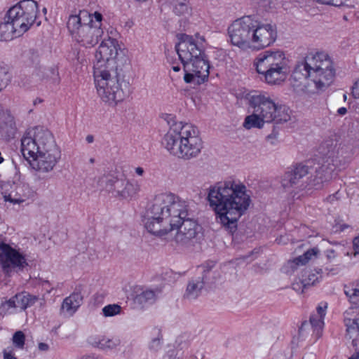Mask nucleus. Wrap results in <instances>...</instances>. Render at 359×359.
Returning a JSON list of instances; mask_svg holds the SVG:
<instances>
[{
    "label": "nucleus",
    "instance_id": "e2e57ef3",
    "mask_svg": "<svg viewBox=\"0 0 359 359\" xmlns=\"http://www.w3.org/2000/svg\"><path fill=\"white\" fill-rule=\"evenodd\" d=\"M17 188H18V189H22V187H18Z\"/></svg>",
    "mask_w": 359,
    "mask_h": 359
},
{
    "label": "nucleus",
    "instance_id": "0e129e2a",
    "mask_svg": "<svg viewBox=\"0 0 359 359\" xmlns=\"http://www.w3.org/2000/svg\"><path fill=\"white\" fill-rule=\"evenodd\" d=\"M271 135H268V137H268V138H270V137H271Z\"/></svg>",
    "mask_w": 359,
    "mask_h": 359
},
{
    "label": "nucleus",
    "instance_id": "09e8293b",
    "mask_svg": "<svg viewBox=\"0 0 359 359\" xmlns=\"http://www.w3.org/2000/svg\"><path fill=\"white\" fill-rule=\"evenodd\" d=\"M339 191H337L335 194L328 196L326 200L330 203H333L334 201H337L338 199V198L337 197Z\"/></svg>",
    "mask_w": 359,
    "mask_h": 359
},
{
    "label": "nucleus",
    "instance_id": "a211bd4d",
    "mask_svg": "<svg viewBox=\"0 0 359 359\" xmlns=\"http://www.w3.org/2000/svg\"><path fill=\"white\" fill-rule=\"evenodd\" d=\"M61 157V151L57 147V152H40L36 156L25 157L30 161L32 167L41 172H47L53 169Z\"/></svg>",
    "mask_w": 359,
    "mask_h": 359
},
{
    "label": "nucleus",
    "instance_id": "58836bf2",
    "mask_svg": "<svg viewBox=\"0 0 359 359\" xmlns=\"http://www.w3.org/2000/svg\"><path fill=\"white\" fill-rule=\"evenodd\" d=\"M302 276L305 280V283L306 284V287H309L311 285H313L316 283V281L318 280V277L316 276V274L311 273V271H306L302 274Z\"/></svg>",
    "mask_w": 359,
    "mask_h": 359
},
{
    "label": "nucleus",
    "instance_id": "a19ab883",
    "mask_svg": "<svg viewBox=\"0 0 359 359\" xmlns=\"http://www.w3.org/2000/svg\"><path fill=\"white\" fill-rule=\"evenodd\" d=\"M4 198L5 201H9L15 204L22 203L25 200V198L22 197L21 196H18V193L13 195L12 192L8 194H5Z\"/></svg>",
    "mask_w": 359,
    "mask_h": 359
},
{
    "label": "nucleus",
    "instance_id": "a878e982",
    "mask_svg": "<svg viewBox=\"0 0 359 359\" xmlns=\"http://www.w3.org/2000/svg\"><path fill=\"white\" fill-rule=\"evenodd\" d=\"M89 341L93 346L102 350L115 348L121 344V340L118 337L109 338L106 336L91 337Z\"/></svg>",
    "mask_w": 359,
    "mask_h": 359
},
{
    "label": "nucleus",
    "instance_id": "cd10ccee",
    "mask_svg": "<svg viewBox=\"0 0 359 359\" xmlns=\"http://www.w3.org/2000/svg\"><path fill=\"white\" fill-rule=\"evenodd\" d=\"M160 291L153 290H146L137 294L135 297V302L142 306L154 304L158 296Z\"/></svg>",
    "mask_w": 359,
    "mask_h": 359
},
{
    "label": "nucleus",
    "instance_id": "f704fd0d",
    "mask_svg": "<svg viewBox=\"0 0 359 359\" xmlns=\"http://www.w3.org/2000/svg\"><path fill=\"white\" fill-rule=\"evenodd\" d=\"M121 311V307L118 304H109L102 309V313L105 317H111L118 315Z\"/></svg>",
    "mask_w": 359,
    "mask_h": 359
},
{
    "label": "nucleus",
    "instance_id": "aec40b11",
    "mask_svg": "<svg viewBox=\"0 0 359 359\" xmlns=\"http://www.w3.org/2000/svg\"><path fill=\"white\" fill-rule=\"evenodd\" d=\"M332 159L330 157L323 159L320 165L316 169V172L311 180V184L315 189H319L323 187L324 183L329 182L333 175L334 165Z\"/></svg>",
    "mask_w": 359,
    "mask_h": 359
},
{
    "label": "nucleus",
    "instance_id": "f03ea898",
    "mask_svg": "<svg viewBox=\"0 0 359 359\" xmlns=\"http://www.w3.org/2000/svg\"><path fill=\"white\" fill-rule=\"evenodd\" d=\"M118 42L109 37L102 41L95 53L94 81L97 93L102 102L116 106L127 96L128 83L121 79L115 58L118 54Z\"/></svg>",
    "mask_w": 359,
    "mask_h": 359
},
{
    "label": "nucleus",
    "instance_id": "de8ad7c7",
    "mask_svg": "<svg viewBox=\"0 0 359 359\" xmlns=\"http://www.w3.org/2000/svg\"><path fill=\"white\" fill-rule=\"evenodd\" d=\"M326 253H327V257L329 259H332L335 258V257H336L335 251L333 249L327 250L326 251Z\"/></svg>",
    "mask_w": 359,
    "mask_h": 359
},
{
    "label": "nucleus",
    "instance_id": "bb28decb",
    "mask_svg": "<svg viewBox=\"0 0 359 359\" xmlns=\"http://www.w3.org/2000/svg\"><path fill=\"white\" fill-rule=\"evenodd\" d=\"M22 36V34H18L13 23L11 20L7 18V20L0 24V40L9 41L14 38Z\"/></svg>",
    "mask_w": 359,
    "mask_h": 359
},
{
    "label": "nucleus",
    "instance_id": "20e7f679",
    "mask_svg": "<svg viewBox=\"0 0 359 359\" xmlns=\"http://www.w3.org/2000/svg\"><path fill=\"white\" fill-rule=\"evenodd\" d=\"M165 119L170 126L162 141L165 149L178 158H196L203 148L197 128L191 123L176 121L172 114H166Z\"/></svg>",
    "mask_w": 359,
    "mask_h": 359
},
{
    "label": "nucleus",
    "instance_id": "79ce46f5",
    "mask_svg": "<svg viewBox=\"0 0 359 359\" xmlns=\"http://www.w3.org/2000/svg\"><path fill=\"white\" fill-rule=\"evenodd\" d=\"M5 308H6L7 309H12V308H18L17 306V300L15 298V296H13L10 299H8L1 304V306L0 307V315L4 314V313L2 312V310Z\"/></svg>",
    "mask_w": 359,
    "mask_h": 359
},
{
    "label": "nucleus",
    "instance_id": "680f3d73",
    "mask_svg": "<svg viewBox=\"0 0 359 359\" xmlns=\"http://www.w3.org/2000/svg\"><path fill=\"white\" fill-rule=\"evenodd\" d=\"M43 12H45V13H46V8H44L43 9Z\"/></svg>",
    "mask_w": 359,
    "mask_h": 359
},
{
    "label": "nucleus",
    "instance_id": "864d4df0",
    "mask_svg": "<svg viewBox=\"0 0 359 359\" xmlns=\"http://www.w3.org/2000/svg\"><path fill=\"white\" fill-rule=\"evenodd\" d=\"M346 112H347V109L346 107H341V108L338 109V110H337L338 114H339L341 116L346 114Z\"/></svg>",
    "mask_w": 359,
    "mask_h": 359
},
{
    "label": "nucleus",
    "instance_id": "6e6d98bb",
    "mask_svg": "<svg viewBox=\"0 0 359 359\" xmlns=\"http://www.w3.org/2000/svg\"><path fill=\"white\" fill-rule=\"evenodd\" d=\"M172 69L174 72H179L180 70V67L179 65H172Z\"/></svg>",
    "mask_w": 359,
    "mask_h": 359
},
{
    "label": "nucleus",
    "instance_id": "2eb2a0df",
    "mask_svg": "<svg viewBox=\"0 0 359 359\" xmlns=\"http://www.w3.org/2000/svg\"><path fill=\"white\" fill-rule=\"evenodd\" d=\"M331 67H333V62L327 53L324 52L309 53L305 57L304 62L296 65L292 77L294 80L299 81L301 72Z\"/></svg>",
    "mask_w": 359,
    "mask_h": 359
},
{
    "label": "nucleus",
    "instance_id": "b1692460",
    "mask_svg": "<svg viewBox=\"0 0 359 359\" xmlns=\"http://www.w3.org/2000/svg\"><path fill=\"white\" fill-rule=\"evenodd\" d=\"M83 302V296L80 292H74L66 297L61 305V310L68 315L72 316Z\"/></svg>",
    "mask_w": 359,
    "mask_h": 359
},
{
    "label": "nucleus",
    "instance_id": "423d86ee",
    "mask_svg": "<svg viewBox=\"0 0 359 359\" xmlns=\"http://www.w3.org/2000/svg\"><path fill=\"white\" fill-rule=\"evenodd\" d=\"M102 15L99 12L90 14L86 10L69 15L67 27L73 39L81 46L91 48L95 46L102 36Z\"/></svg>",
    "mask_w": 359,
    "mask_h": 359
},
{
    "label": "nucleus",
    "instance_id": "0eeeda50",
    "mask_svg": "<svg viewBox=\"0 0 359 359\" xmlns=\"http://www.w3.org/2000/svg\"><path fill=\"white\" fill-rule=\"evenodd\" d=\"M261 79L270 85L280 84L285 80L290 69L285 53L280 50L260 53L253 62Z\"/></svg>",
    "mask_w": 359,
    "mask_h": 359
},
{
    "label": "nucleus",
    "instance_id": "473e14b6",
    "mask_svg": "<svg viewBox=\"0 0 359 359\" xmlns=\"http://www.w3.org/2000/svg\"><path fill=\"white\" fill-rule=\"evenodd\" d=\"M117 177L111 175H103L98 180V185L108 193L112 194Z\"/></svg>",
    "mask_w": 359,
    "mask_h": 359
},
{
    "label": "nucleus",
    "instance_id": "7c9ffc66",
    "mask_svg": "<svg viewBox=\"0 0 359 359\" xmlns=\"http://www.w3.org/2000/svg\"><path fill=\"white\" fill-rule=\"evenodd\" d=\"M124 185V189L122 191V198L123 199L135 196L140 190V187L137 182H131L125 179Z\"/></svg>",
    "mask_w": 359,
    "mask_h": 359
},
{
    "label": "nucleus",
    "instance_id": "ddd939ff",
    "mask_svg": "<svg viewBox=\"0 0 359 359\" xmlns=\"http://www.w3.org/2000/svg\"><path fill=\"white\" fill-rule=\"evenodd\" d=\"M0 265L5 273L10 274L13 271L23 270L28 266V263L23 253L9 244L0 242Z\"/></svg>",
    "mask_w": 359,
    "mask_h": 359
},
{
    "label": "nucleus",
    "instance_id": "e433bc0d",
    "mask_svg": "<svg viewBox=\"0 0 359 359\" xmlns=\"http://www.w3.org/2000/svg\"><path fill=\"white\" fill-rule=\"evenodd\" d=\"M13 344L18 348H23L25 341V335L22 331H17L13 336Z\"/></svg>",
    "mask_w": 359,
    "mask_h": 359
},
{
    "label": "nucleus",
    "instance_id": "f257e3e1",
    "mask_svg": "<svg viewBox=\"0 0 359 359\" xmlns=\"http://www.w3.org/2000/svg\"><path fill=\"white\" fill-rule=\"evenodd\" d=\"M189 203L172 193L156 195L143 220L150 233L163 236L177 229L174 241L176 245H191L201 231L200 225L188 217Z\"/></svg>",
    "mask_w": 359,
    "mask_h": 359
},
{
    "label": "nucleus",
    "instance_id": "1a4fd4ad",
    "mask_svg": "<svg viewBox=\"0 0 359 359\" xmlns=\"http://www.w3.org/2000/svg\"><path fill=\"white\" fill-rule=\"evenodd\" d=\"M39 13L38 4L34 0H22L12 6L6 18L11 20L18 34L22 35L34 23Z\"/></svg>",
    "mask_w": 359,
    "mask_h": 359
},
{
    "label": "nucleus",
    "instance_id": "4468645a",
    "mask_svg": "<svg viewBox=\"0 0 359 359\" xmlns=\"http://www.w3.org/2000/svg\"><path fill=\"white\" fill-rule=\"evenodd\" d=\"M277 36V27L275 24H264L254 17L252 48L261 50L269 47L276 41Z\"/></svg>",
    "mask_w": 359,
    "mask_h": 359
},
{
    "label": "nucleus",
    "instance_id": "6ab92c4d",
    "mask_svg": "<svg viewBox=\"0 0 359 359\" xmlns=\"http://www.w3.org/2000/svg\"><path fill=\"white\" fill-rule=\"evenodd\" d=\"M344 324L346 337L352 340V346L358 349L359 346V306L350 308L346 312Z\"/></svg>",
    "mask_w": 359,
    "mask_h": 359
},
{
    "label": "nucleus",
    "instance_id": "4be33fe9",
    "mask_svg": "<svg viewBox=\"0 0 359 359\" xmlns=\"http://www.w3.org/2000/svg\"><path fill=\"white\" fill-rule=\"evenodd\" d=\"M32 79L36 82H50L53 83H57L60 81L58 71L55 67H37L32 73Z\"/></svg>",
    "mask_w": 359,
    "mask_h": 359
},
{
    "label": "nucleus",
    "instance_id": "37998d69",
    "mask_svg": "<svg viewBox=\"0 0 359 359\" xmlns=\"http://www.w3.org/2000/svg\"><path fill=\"white\" fill-rule=\"evenodd\" d=\"M353 248L354 250V255L359 254V236L355 237L353 240Z\"/></svg>",
    "mask_w": 359,
    "mask_h": 359
},
{
    "label": "nucleus",
    "instance_id": "412c9836",
    "mask_svg": "<svg viewBox=\"0 0 359 359\" xmlns=\"http://www.w3.org/2000/svg\"><path fill=\"white\" fill-rule=\"evenodd\" d=\"M211 266L207 269H203L201 276L192 278L189 280L187 289L184 293V297L187 299H195L201 293L207 279V273L210 271Z\"/></svg>",
    "mask_w": 359,
    "mask_h": 359
},
{
    "label": "nucleus",
    "instance_id": "7ed1b4c3",
    "mask_svg": "<svg viewBox=\"0 0 359 359\" xmlns=\"http://www.w3.org/2000/svg\"><path fill=\"white\" fill-rule=\"evenodd\" d=\"M207 199L215 212L217 222L231 233L236 230L238 219L251 203L245 185L234 180L219 182L211 186Z\"/></svg>",
    "mask_w": 359,
    "mask_h": 359
},
{
    "label": "nucleus",
    "instance_id": "49530a36",
    "mask_svg": "<svg viewBox=\"0 0 359 359\" xmlns=\"http://www.w3.org/2000/svg\"><path fill=\"white\" fill-rule=\"evenodd\" d=\"M159 347H160V340L158 339H154L151 341L150 348L156 351V350H158V348Z\"/></svg>",
    "mask_w": 359,
    "mask_h": 359
},
{
    "label": "nucleus",
    "instance_id": "f8f14e48",
    "mask_svg": "<svg viewBox=\"0 0 359 359\" xmlns=\"http://www.w3.org/2000/svg\"><path fill=\"white\" fill-rule=\"evenodd\" d=\"M183 67L187 83L200 85L208 79L210 65L205 53L183 64Z\"/></svg>",
    "mask_w": 359,
    "mask_h": 359
},
{
    "label": "nucleus",
    "instance_id": "c9c22d12",
    "mask_svg": "<svg viewBox=\"0 0 359 359\" xmlns=\"http://www.w3.org/2000/svg\"><path fill=\"white\" fill-rule=\"evenodd\" d=\"M11 79L8 69L0 66V92L8 84Z\"/></svg>",
    "mask_w": 359,
    "mask_h": 359
},
{
    "label": "nucleus",
    "instance_id": "3c124183",
    "mask_svg": "<svg viewBox=\"0 0 359 359\" xmlns=\"http://www.w3.org/2000/svg\"><path fill=\"white\" fill-rule=\"evenodd\" d=\"M49 348V346L47 344L41 342L39 344V349L41 351H46Z\"/></svg>",
    "mask_w": 359,
    "mask_h": 359
},
{
    "label": "nucleus",
    "instance_id": "393cba45",
    "mask_svg": "<svg viewBox=\"0 0 359 359\" xmlns=\"http://www.w3.org/2000/svg\"><path fill=\"white\" fill-rule=\"evenodd\" d=\"M327 304L325 305H319L316 310L317 313L313 314L310 317L309 324L313 329V333L316 335V338L318 339L322 334V330L324 325V317L326 314Z\"/></svg>",
    "mask_w": 359,
    "mask_h": 359
},
{
    "label": "nucleus",
    "instance_id": "2f4dec72",
    "mask_svg": "<svg viewBox=\"0 0 359 359\" xmlns=\"http://www.w3.org/2000/svg\"><path fill=\"white\" fill-rule=\"evenodd\" d=\"M344 293L351 302L357 304L359 299V280L345 285Z\"/></svg>",
    "mask_w": 359,
    "mask_h": 359
},
{
    "label": "nucleus",
    "instance_id": "dca6fc26",
    "mask_svg": "<svg viewBox=\"0 0 359 359\" xmlns=\"http://www.w3.org/2000/svg\"><path fill=\"white\" fill-rule=\"evenodd\" d=\"M309 173V166L299 163L290 170L286 171L281 178V186L285 190L300 191L306 189L307 184L304 177Z\"/></svg>",
    "mask_w": 359,
    "mask_h": 359
},
{
    "label": "nucleus",
    "instance_id": "5701e85b",
    "mask_svg": "<svg viewBox=\"0 0 359 359\" xmlns=\"http://www.w3.org/2000/svg\"><path fill=\"white\" fill-rule=\"evenodd\" d=\"M17 128L13 117L4 115L0 118V139L9 140L15 137Z\"/></svg>",
    "mask_w": 359,
    "mask_h": 359
},
{
    "label": "nucleus",
    "instance_id": "052dcab7",
    "mask_svg": "<svg viewBox=\"0 0 359 359\" xmlns=\"http://www.w3.org/2000/svg\"><path fill=\"white\" fill-rule=\"evenodd\" d=\"M89 161H90V163H95V158H90Z\"/></svg>",
    "mask_w": 359,
    "mask_h": 359
},
{
    "label": "nucleus",
    "instance_id": "9d476101",
    "mask_svg": "<svg viewBox=\"0 0 359 359\" xmlns=\"http://www.w3.org/2000/svg\"><path fill=\"white\" fill-rule=\"evenodd\" d=\"M254 28V17L243 16L234 20L228 27L231 43L241 50L252 48V34Z\"/></svg>",
    "mask_w": 359,
    "mask_h": 359
},
{
    "label": "nucleus",
    "instance_id": "a18cd8bd",
    "mask_svg": "<svg viewBox=\"0 0 359 359\" xmlns=\"http://www.w3.org/2000/svg\"><path fill=\"white\" fill-rule=\"evenodd\" d=\"M317 2L322 4H328V5H332V6H339L340 4H339L338 0H316Z\"/></svg>",
    "mask_w": 359,
    "mask_h": 359
},
{
    "label": "nucleus",
    "instance_id": "603ef678",
    "mask_svg": "<svg viewBox=\"0 0 359 359\" xmlns=\"http://www.w3.org/2000/svg\"><path fill=\"white\" fill-rule=\"evenodd\" d=\"M135 172L139 176H142L144 173V170L142 167H137L135 168Z\"/></svg>",
    "mask_w": 359,
    "mask_h": 359
},
{
    "label": "nucleus",
    "instance_id": "4c0bfd02",
    "mask_svg": "<svg viewBox=\"0 0 359 359\" xmlns=\"http://www.w3.org/2000/svg\"><path fill=\"white\" fill-rule=\"evenodd\" d=\"M124 181L125 179H118L116 180L112 194L118 198H122V191L124 189Z\"/></svg>",
    "mask_w": 359,
    "mask_h": 359
},
{
    "label": "nucleus",
    "instance_id": "13d9d810",
    "mask_svg": "<svg viewBox=\"0 0 359 359\" xmlns=\"http://www.w3.org/2000/svg\"><path fill=\"white\" fill-rule=\"evenodd\" d=\"M308 325H309V324L307 323H302V326H301V327L299 328V333H301L304 330V327L308 326Z\"/></svg>",
    "mask_w": 359,
    "mask_h": 359
},
{
    "label": "nucleus",
    "instance_id": "bf43d9fd",
    "mask_svg": "<svg viewBox=\"0 0 359 359\" xmlns=\"http://www.w3.org/2000/svg\"><path fill=\"white\" fill-rule=\"evenodd\" d=\"M81 359H97V358L93 355H86V356L83 357Z\"/></svg>",
    "mask_w": 359,
    "mask_h": 359
},
{
    "label": "nucleus",
    "instance_id": "72a5a7b5",
    "mask_svg": "<svg viewBox=\"0 0 359 359\" xmlns=\"http://www.w3.org/2000/svg\"><path fill=\"white\" fill-rule=\"evenodd\" d=\"M318 252V250L317 248L310 249L304 252L302 255L296 257L293 260V262L296 265H304L312 258V257H316Z\"/></svg>",
    "mask_w": 359,
    "mask_h": 359
},
{
    "label": "nucleus",
    "instance_id": "9b49d317",
    "mask_svg": "<svg viewBox=\"0 0 359 359\" xmlns=\"http://www.w3.org/2000/svg\"><path fill=\"white\" fill-rule=\"evenodd\" d=\"M177 37L178 42L175 49L182 65L204 53L203 43L205 39L203 36L198 33L194 36L179 34Z\"/></svg>",
    "mask_w": 359,
    "mask_h": 359
},
{
    "label": "nucleus",
    "instance_id": "5fc2aeb1",
    "mask_svg": "<svg viewBox=\"0 0 359 359\" xmlns=\"http://www.w3.org/2000/svg\"><path fill=\"white\" fill-rule=\"evenodd\" d=\"M86 140L88 143H93L94 141V137L92 135H88L86 136Z\"/></svg>",
    "mask_w": 359,
    "mask_h": 359
},
{
    "label": "nucleus",
    "instance_id": "c85d7f7f",
    "mask_svg": "<svg viewBox=\"0 0 359 359\" xmlns=\"http://www.w3.org/2000/svg\"><path fill=\"white\" fill-rule=\"evenodd\" d=\"M17 300V306L21 310H25L28 307L33 306L39 299L36 295L30 294L27 292L18 293L15 295Z\"/></svg>",
    "mask_w": 359,
    "mask_h": 359
},
{
    "label": "nucleus",
    "instance_id": "8fccbe9b",
    "mask_svg": "<svg viewBox=\"0 0 359 359\" xmlns=\"http://www.w3.org/2000/svg\"><path fill=\"white\" fill-rule=\"evenodd\" d=\"M4 359H17V358L13 353L4 351Z\"/></svg>",
    "mask_w": 359,
    "mask_h": 359
},
{
    "label": "nucleus",
    "instance_id": "ea45409f",
    "mask_svg": "<svg viewBox=\"0 0 359 359\" xmlns=\"http://www.w3.org/2000/svg\"><path fill=\"white\" fill-rule=\"evenodd\" d=\"M306 284L305 283V280H304L302 276L296 279L292 285V289L297 292L303 293L304 290L307 288Z\"/></svg>",
    "mask_w": 359,
    "mask_h": 359
},
{
    "label": "nucleus",
    "instance_id": "f3484780",
    "mask_svg": "<svg viewBox=\"0 0 359 359\" xmlns=\"http://www.w3.org/2000/svg\"><path fill=\"white\" fill-rule=\"evenodd\" d=\"M334 76L335 70L331 67L301 72L300 80L308 79L314 84L316 90H323L332 83Z\"/></svg>",
    "mask_w": 359,
    "mask_h": 359
},
{
    "label": "nucleus",
    "instance_id": "4d7b16f0",
    "mask_svg": "<svg viewBox=\"0 0 359 359\" xmlns=\"http://www.w3.org/2000/svg\"><path fill=\"white\" fill-rule=\"evenodd\" d=\"M348 227H349V225H348V224H342V225H340L339 230H340V231H343L345 230V229H347Z\"/></svg>",
    "mask_w": 359,
    "mask_h": 359
},
{
    "label": "nucleus",
    "instance_id": "39448f33",
    "mask_svg": "<svg viewBox=\"0 0 359 359\" xmlns=\"http://www.w3.org/2000/svg\"><path fill=\"white\" fill-rule=\"evenodd\" d=\"M248 108L252 114L245 118L243 123L245 129L264 128L265 123L283 124L292 118L289 107L276 103L265 92H256L248 97Z\"/></svg>",
    "mask_w": 359,
    "mask_h": 359
},
{
    "label": "nucleus",
    "instance_id": "c03bdc74",
    "mask_svg": "<svg viewBox=\"0 0 359 359\" xmlns=\"http://www.w3.org/2000/svg\"><path fill=\"white\" fill-rule=\"evenodd\" d=\"M352 94L355 98L359 99V79L354 83Z\"/></svg>",
    "mask_w": 359,
    "mask_h": 359
},
{
    "label": "nucleus",
    "instance_id": "6e6552de",
    "mask_svg": "<svg viewBox=\"0 0 359 359\" xmlns=\"http://www.w3.org/2000/svg\"><path fill=\"white\" fill-rule=\"evenodd\" d=\"M57 145L52 133L43 126L29 128L21 139L24 157L36 156L40 152H57Z\"/></svg>",
    "mask_w": 359,
    "mask_h": 359
},
{
    "label": "nucleus",
    "instance_id": "c756f323",
    "mask_svg": "<svg viewBox=\"0 0 359 359\" xmlns=\"http://www.w3.org/2000/svg\"><path fill=\"white\" fill-rule=\"evenodd\" d=\"M192 8L189 0H175L173 12L179 16H189L191 14Z\"/></svg>",
    "mask_w": 359,
    "mask_h": 359
}]
</instances>
